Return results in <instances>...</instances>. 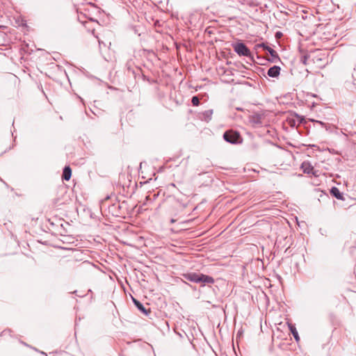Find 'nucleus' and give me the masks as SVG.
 Segmentation results:
<instances>
[{"instance_id":"f257e3e1","label":"nucleus","mask_w":356,"mask_h":356,"mask_svg":"<svg viewBox=\"0 0 356 356\" xmlns=\"http://www.w3.org/2000/svg\"><path fill=\"white\" fill-rule=\"evenodd\" d=\"M183 277L191 282L193 283H202V286H204L206 284H213L214 283V279L207 275H204L202 273H188L183 274Z\"/></svg>"},{"instance_id":"f03ea898","label":"nucleus","mask_w":356,"mask_h":356,"mask_svg":"<svg viewBox=\"0 0 356 356\" xmlns=\"http://www.w3.org/2000/svg\"><path fill=\"white\" fill-rule=\"evenodd\" d=\"M224 140L231 144H237L241 143V138L238 133L232 130L227 131L223 134Z\"/></svg>"},{"instance_id":"7ed1b4c3","label":"nucleus","mask_w":356,"mask_h":356,"mask_svg":"<svg viewBox=\"0 0 356 356\" xmlns=\"http://www.w3.org/2000/svg\"><path fill=\"white\" fill-rule=\"evenodd\" d=\"M234 51L239 56L250 57L251 52L246 45L243 42H237L232 44Z\"/></svg>"},{"instance_id":"20e7f679","label":"nucleus","mask_w":356,"mask_h":356,"mask_svg":"<svg viewBox=\"0 0 356 356\" xmlns=\"http://www.w3.org/2000/svg\"><path fill=\"white\" fill-rule=\"evenodd\" d=\"M264 115L261 114H254L250 118V122L254 126V127H259L261 126L263 124L264 120Z\"/></svg>"},{"instance_id":"39448f33","label":"nucleus","mask_w":356,"mask_h":356,"mask_svg":"<svg viewBox=\"0 0 356 356\" xmlns=\"http://www.w3.org/2000/svg\"><path fill=\"white\" fill-rule=\"evenodd\" d=\"M133 302L134 305L137 307V309L143 313L145 316H149L151 313V309L149 307H145L139 300L133 298Z\"/></svg>"},{"instance_id":"423d86ee","label":"nucleus","mask_w":356,"mask_h":356,"mask_svg":"<svg viewBox=\"0 0 356 356\" xmlns=\"http://www.w3.org/2000/svg\"><path fill=\"white\" fill-rule=\"evenodd\" d=\"M280 67L277 65H274L271 67H270L267 72V74L270 77L275 78L277 77L280 75Z\"/></svg>"},{"instance_id":"0eeeda50","label":"nucleus","mask_w":356,"mask_h":356,"mask_svg":"<svg viewBox=\"0 0 356 356\" xmlns=\"http://www.w3.org/2000/svg\"><path fill=\"white\" fill-rule=\"evenodd\" d=\"M301 169L302 170L303 172L305 174H308V175L314 174V172H313L314 168L309 162H305V161L303 162L301 164Z\"/></svg>"},{"instance_id":"6e6552de","label":"nucleus","mask_w":356,"mask_h":356,"mask_svg":"<svg viewBox=\"0 0 356 356\" xmlns=\"http://www.w3.org/2000/svg\"><path fill=\"white\" fill-rule=\"evenodd\" d=\"M124 202L122 204H120L119 202L117 203L113 202V216H115L116 217L120 216L121 214H122L121 212H116L115 210L116 208H118L119 210H121L124 208Z\"/></svg>"},{"instance_id":"1a4fd4ad","label":"nucleus","mask_w":356,"mask_h":356,"mask_svg":"<svg viewBox=\"0 0 356 356\" xmlns=\"http://www.w3.org/2000/svg\"><path fill=\"white\" fill-rule=\"evenodd\" d=\"M330 193L332 196H334V197H336L338 200L343 199L341 193L339 191V188L335 186H333L330 189Z\"/></svg>"},{"instance_id":"9d476101","label":"nucleus","mask_w":356,"mask_h":356,"mask_svg":"<svg viewBox=\"0 0 356 356\" xmlns=\"http://www.w3.org/2000/svg\"><path fill=\"white\" fill-rule=\"evenodd\" d=\"M72 175V170L69 166H65L63 169V179L64 180L68 181Z\"/></svg>"},{"instance_id":"9b49d317","label":"nucleus","mask_w":356,"mask_h":356,"mask_svg":"<svg viewBox=\"0 0 356 356\" xmlns=\"http://www.w3.org/2000/svg\"><path fill=\"white\" fill-rule=\"evenodd\" d=\"M110 199V196L107 195L104 200L100 203V209L103 215L106 213L107 208L109 209V206H107L106 201Z\"/></svg>"},{"instance_id":"f8f14e48","label":"nucleus","mask_w":356,"mask_h":356,"mask_svg":"<svg viewBox=\"0 0 356 356\" xmlns=\"http://www.w3.org/2000/svg\"><path fill=\"white\" fill-rule=\"evenodd\" d=\"M267 51L271 56V59L269 60L270 62L275 63L279 60V56L276 51L271 47L268 48Z\"/></svg>"},{"instance_id":"ddd939ff","label":"nucleus","mask_w":356,"mask_h":356,"mask_svg":"<svg viewBox=\"0 0 356 356\" xmlns=\"http://www.w3.org/2000/svg\"><path fill=\"white\" fill-rule=\"evenodd\" d=\"M289 328L291 331L292 335L293 336L295 340L298 342L300 341V337L298 335V331L296 330V327L295 325L293 324H289Z\"/></svg>"},{"instance_id":"4468645a","label":"nucleus","mask_w":356,"mask_h":356,"mask_svg":"<svg viewBox=\"0 0 356 356\" xmlns=\"http://www.w3.org/2000/svg\"><path fill=\"white\" fill-rule=\"evenodd\" d=\"M212 114H213V111L212 110H207V111H205L203 113V115L204 117V119L207 120H211Z\"/></svg>"},{"instance_id":"2eb2a0df","label":"nucleus","mask_w":356,"mask_h":356,"mask_svg":"<svg viewBox=\"0 0 356 356\" xmlns=\"http://www.w3.org/2000/svg\"><path fill=\"white\" fill-rule=\"evenodd\" d=\"M259 48H262L264 50H268L270 47L267 46L265 43H259L255 45V49H257Z\"/></svg>"},{"instance_id":"dca6fc26","label":"nucleus","mask_w":356,"mask_h":356,"mask_svg":"<svg viewBox=\"0 0 356 356\" xmlns=\"http://www.w3.org/2000/svg\"><path fill=\"white\" fill-rule=\"evenodd\" d=\"M191 103L193 106H198L200 104V99L197 96H193L191 99Z\"/></svg>"},{"instance_id":"f3484780","label":"nucleus","mask_w":356,"mask_h":356,"mask_svg":"<svg viewBox=\"0 0 356 356\" xmlns=\"http://www.w3.org/2000/svg\"><path fill=\"white\" fill-rule=\"evenodd\" d=\"M315 122L321 124L322 127H326V124L323 122L319 120H315Z\"/></svg>"},{"instance_id":"a211bd4d","label":"nucleus","mask_w":356,"mask_h":356,"mask_svg":"<svg viewBox=\"0 0 356 356\" xmlns=\"http://www.w3.org/2000/svg\"><path fill=\"white\" fill-rule=\"evenodd\" d=\"M282 35V34L280 32H277L275 34L276 38H280Z\"/></svg>"},{"instance_id":"6ab92c4d","label":"nucleus","mask_w":356,"mask_h":356,"mask_svg":"<svg viewBox=\"0 0 356 356\" xmlns=\"http://www.w3.org/2000/svg\"><path fill=\"white\" fill-rule=\"evenodd\" d=\"M99 42V48H100V49L102 50V44H104V46L105 47V46H106V44H105L104 43H103V42Z\"/></svg>"},{"instance_id":"aec40b11","label":"nucleus","mask_w":356,"mask_h":356,"mask_svg":"<svg viewBox=\"0 0 356 356\" xmlns=\"http://www.w3.org/2000/svg\"><path fill=\"white\" fill-rule=\"evenodd\" d=\"M175 221H176V220H175V219H173V218H172V219L170 220V222H171V223H174Z\"/></svg>"},{"instance_id":"412c9836","label":"nucleus","mask_w":356,"mask_h":356,"mask_svg":"<svg viewBox=\"0 0 356 356\" xmlns=\"http://www.w3.org/2000/svg\"><path fill=\"white\" fill-rule=\"evenodd\" d=\"M78 12H80V13H82V11H81V8L78 9Z\"/></svg>"}]
</instances>
